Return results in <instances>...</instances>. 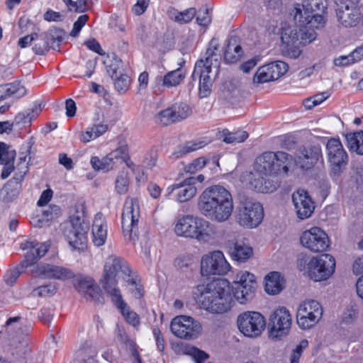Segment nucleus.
Segmentation results:
<instances>
[{
	"label": "nucleus",
	"mask_w": 363,
	"mask_h": 363,
	"mask_svg": "<svg viewBox=\"0 0 363 363\" xmlns=\"http://www.w3.org/2000/svg\"><path fill=\"white\" fill-rule=\"evenodd\" d=\"M196 187L185 179L182 182L169 186L167 189L165 196L169 197L174 194L179 202L184 203L192 199L196 195Z\"/></svg>",
	"instance_id": "cd10ccee"
},
{
	"label": "nucleus",
	"mask_w": 363,
	"mask_h": 363,
	"mask_svg": "<svg viewBox=\"0 0 363 363\" xmlns=\"http://www.w3.org/2000/svg\"><path fill=\"white\" fill-rule=\"evenodd\" d=\"M251 186L255 191L261 193H272L280 185L279 177L275 174H270L267 177H259L250 182Z\"/></svg>",
	"instance_id": "7c9ffc66"
},
{
	"label": "nucleus",
	"mask_w": 363,
	"mask_h": 363,
	"mask_svg": "<svg viewBox=\"0 0 363 363\" xmlns=\"http://www.w3.org/2000/svg\"><path fill=\"white\" fill-rule=\"evenodd\" d=\"M175 233L178 236L208 243L222 237L220 229L205 218L193 215L181 217L175 224Z\"/></svg>",
	"instance_id": "7ed1b4c3"
},
{
	"label": "nucleus",
	"mask_w": 363,
	"mask_h": 363,
	"mask_svg": "<svg viewBox=\"0 0 363 363\" xmlns=\"http://www.w3.org/2000/svg\"><path fill=\"white\" fill-rule=\"evenodd\" d=\"M123 62L118 57H115L111 60V64L108 66L107 72L112 79H115L117 77L121 76V74H124L123 73Z\"/></svg>",
	"instance_id": "6e6d98bb"
},
{
	"label": "nucleus",
	"mask_w": 363,
	"mask_h": 363,
	"mask_svg": "<svg viewBox=\"0 0 363 363\" xmlns=\"http://www.w3.org/2000/svg\"><path fill=\"white\" fill-rule=\"evenodd\" d=\"M128 154V147L125 143L121 144L116 149L109 153L117 164H123L125 158H127Z\"/></svg>",
	"instance_id": "864d4df0"
},
{
	"label": "nucleus",
	"mask_w": 363,
	"mask_h": 363,
	"mask_svg": "<svg viewBox=\"0 0 363 363\" xmlns=\"http://www.w3.org/2000/svg\"><path fill=\"white\" fill-rule=\"evenodd\" d=\"M169 17L179 24L189 23L196 15L195 8H189L183 11H179L175 9H171L168 11Z\"/></svg>",
	"instance_id": "a19ab883"
},
{
	"label": "nucleus",
	"mask_w": 363,
	"mask_h": 363,
	"mask_svg": "<svg viewBox=\"0 0 363 363\" xmlns=\"http://www.w3.org/2000/svg\"><path fill=\"white\" fill-rule=\"evenodd\" d=\"M223 135V140L228 144L242 143L248 138V133L244 130H238L233 133L224 130Z\"/></svg>",
	"instance_id": "09e8293b"
},
{
	"label": "nucleus",
	"mask_w": 363,
	"mask_h": 363,
	"mask_svg": "<svg viewBox=\"0 0 363 363\" xmlns=\"http://www.w3.org/2000/svg\"><path fill=\"white\" fill-rule=\"evenodd\" d=\"M328 160L331 167V174L338 177L347 164L348 157L339 139L331 138L326 144Z\"/></svg>",
	"instance_id": "f3484780"
},
{
	"label": "nucleus",
	"mask_w": 363,
	"mask_h": 363,
	"mask_svg": "<svg viewBox=\"0 0 363 363\" xmlns=\"http://www.w3.org/2000/svg\"><path fill=\"white\" fill-rule=\"evenodd\" d=\"M294 16V21L296 26H313L315 29L323 28L325 23L323 16L321 14H315L313 16L311 11L306 10L303 4H298L291 11Z\"/></svg>",
	"instance_id": "5701e85b"
},
{
	"label": "nucleus",
	"mask_w": 363,
	"mask_h": 363,
	"mask_svg": "<svg viewBox=\"0 0 363 363\" xmlns=\"http://www.w3.org/2000/svg\"><path fill=\"white\" fill-rule=\"evenodd\" d=\"M219 48L218 39L213 38L208 43V48L206 52L205 60H198L194 66L191 77L199 79V94L201 97H207L211 92L213 78L210 75L212 69L214 68L216 74L218 72L221 57L217 51Z\"/></svg>",
	"instance_id": "20e7f679"
},
{
	"label": "nucleus",
	"mask_w": 363,
	"mask_h": 363,
	"mask_svg": "<svg viewBox=\"0 0 363 363\" xmlns=\"http://www.w3.org/2000/svg\"><path fill=\"white\" fill-rule=\"evenodd\" d=\"M239 330L246 337H257L265 328L264 317L258 312L246 311L240 313L237 318Z\"/></svg>",
	"instance_id": "f8f14e48"
},
{
	"label": "nucleus",
	"mask_w": 363,
	"mask_h": 363,
	"mask_svg": "<svg viewBox=\"0 0 363 363\" xmlns=\"http://www.w3.org/2000/svg\"><path fill=\"white\" fill-rule=\"evenodd\" d=\"M315 28L313 26H296L291 30L290 34L282 35L281 40L287 44L298 43L306 45L315 40L317 35L314 30Z\"/></svg>",
	"instance_id": "b1692460"
},
{
	"label": "nucleus",
	"mask_w": 363,
	"mask_h": 363,
	"mask_svg": "<svg viewBox=\"0 0 363 363\" xmlns=\"http://www.w3.org/2000/svg\"><path fill=\"white\" fill-rule=\"evenodd\" d=\"M301 245L313 252H321L329 247L328 235L320 228L313 227L304 231L300 238Z\"/></svg>",
	"instance_id": "a211bd4d"
},
{
	"label": "nucleus",
	"mask_w": 363,
	"mask_h": 363,
	"mask_svg": "<svg viewBox=\"0 0 363 363\" xmlns=\"http://www.w3.org/2000/svg\"><path fill=\"white\" fill-rule=\"evenodd\" d=\"M207 143L205 140L200 139L187 141L184 145H179L173 152V155L176 157H180L184 155L203 147Z\"/></svg>",
	"instance_id": "79ce46f5"
},
{
	"label": "nucleus",
	"mask_w": 363,
	"mask_h": 363,
	"mask_svg": "<svg viewBox=\"0 0 363 363\" xmlns=\"http://www.w3.org/2000/svg\"><path fill=\"white\" fill-rule=\"evenodd\" d=\"M108 128V126L107 124H94L89 128L86 131L82 133L80 140L83 143H88L91 140L96 139L102 135L107 131Z\"/></svg>",
	"instance_id": "37998d69"
},
{
	"label": "nucleus",
	"mask_w": 363,
	"mask_h": 363,
	"mask_svg": "<svg viewBox=\"0 0 363 363\" xmlns=\"http://www.w3.org/2000/svg\"><path fill=\"white\" fill-rule=\"evenodd\" d=\"M192 263L193 258L190 255H180L174 260V266L181 270L187 269L192 264Z\"/></svg>",
	"instance_id": "680f3d73"
},
{
	"label": "nucleus",
	"mask_w": 363,
	"mask_h": 363,
	"mask_svg": "<svg viewBox=\"0 0 363 363\" xmlns=\"http://www.w3.org/2000/svg\"><path fill=\"white\" fill-rule=\"evenodd\" d=\"M21 248L23 250H28L25 259L21 262V267L26 269L33 265L38 259L48 252L49 245L46 243L26 241L21 244Z\"/></svg>",
	"instance_id": "393cba45"
},
{
	"label": "nucleus",
	"mask_w": 363,
	"mask_h": 363,
	"mask_svg": "<svg viewBox=\"0 0 363 363\" xmlns=\"http://www.w3.org/2000/svg\"><path fill=\"white\" fill-rule=\"evenodd\" d=\"M16 156V151L4 142H0V164L3 165L1 177L6 179L14 171V160Z\"/></svg>",
	"instance_id": "c756f323"
},
{
	"label": "nucleus",
	"mask_w": 363,
	"mask_h": 363,
	"mask_svg": "<svg viewBox=\"0 0 363 363\" xmlns=\"http://www.w3.org/2000/svg\"><path fill=\"white\" fill-rule=\"evenodd\" d=\"M323 310L319 302L308 300L302 302L298 308L296 321L298 325L303 330L314 326L322 318Z\"/></svg>",
	"instance_id": "ddd939ff"
},
{
	"label": "nucleus",
	"mask_w": 363,
	"mask_h": 363,
	"mask_svg": "<svg viewBox=\"0 0 363 363\" xmlns=\"http://www.w3.org/2000/svg\"><path fill=\"white\" fill-rule=\"evenodd\" d=\"M170 329L175 336L185 340L195 339L202 331L201 325L186 315H179L173 318Z\"/></svg>",
	"instance_id": "2eb2a0df"
},
{
	"label": "nucleus",
	"mask_w": 363,
	"mask_h": 363,
	"mask_svg": "<svg viewBox=\"0 0 363 363\" xmlns=\"http://www.w3.org/2000/svg\"><path fill=\"white\" fill-rule=\"evenodd\" d=\"M292 201L298 218L304 220L309 218L314 211L315 205L307 192L298 190L292 194Z\"/></svg>",
	"instance_id": "bb28decb"
},
{
	"label": "nucleus",
	"mask_w": 363,
	"mask_h": 363,
	"mask_svg": "<svg viewBox=\"0 0 363 363\" xmlns=\"http://www.w3.org/2000/svg\"><path fill=\"white\" fill-rule=\"evenodd\" d=\"M242 47L237 43L235 38H230L228 40L223 54V60L227 64H234L242 56Z\"/></svg>",
	"instance_id": "e433bc0d"
},
{
	"label": "nucleus",
	"mask_w": 363,
	"mask_h": 363,
	"mask_svg": "<svg viewBox=\"0 0 363 363\" xmlns=\"http://www.w3.org/2000/svg\"><path fill=\"white\" fill-rule=\"evenodd\" d=\"M196 291L203 308L212 313L227 312L234 303L229 282L226 279H217L207 285H199Z\"/></svg>",
	"instance_id": "f03ea898"
},
{
	"label": "nucleus",
	"mask_w": 363,
	"mask_h": 363,
	"mask_svg": "<svg viewBox=\"0 0 363 363\" xmlns=\"http://www.w3.org/2000/svg\"><path fill=\"white\" fill-rule=\"evenodd\" d=\"M20 319L19 316L9 318L6 323V330L9 345L23 350L28 346V328L26 325L19 323Z\"/></svg>",
	"instance_id": "dca6fc26"
},
{
	"label": "nucleus",
	"mask_w": 363,
	"mask_h": 363,
	"mask_svg": "<svg viewBox=\"0 0 363 363\" xmlns=\"http://www.w3.org/2000/svg\"><path fill=\"white\" fill-rule=\"evenodd\" d=\"M335 269V259L329 254L313 257L307 264L308 276L315 281L327 279L333 274Z\"/></svg>",
	"instance_id": "9b49d317"
},
{
	"label": "nucleus",
	"mask_w": 363,
	"mask_h": 363,
	"mask_svg": "<svg viewBox=\"0 0 363 363\" xmlns=\"http://www.w3.org/2000/svg\"><path fill=\"white\" fill-rule=\"evenodd\" d=\"M197 206L203 216L218 223L228 220L234 209L232 194L220 185L206 188L199 196Z\"/></svg>",
	"instance_id": "f257e3e1"
},
{
	"label": "nucleus",
	"mask_w": 363,
	"mask_h": 363,
	"mask_svg": "<svg viewBox=\"0 0 363 363\" xmlns=\"http://www.w3.org/2000/svg\"><path fill=\"white\" fill-rule=\"evenodd\" d=\"M115 88L118 92H125L130 85V78L125 74L113 79Z\"/></svg>",
	"instance_id": "13d9d810"
},
{
	"label": "nucleus",
	"mask_w": 363,
	"mask_h": 363,
	"mask_svg": "<svg viewBox=\"0 0 363 363\" xmlns=\"http://www.w3.org/2000/svg\"><path fill=\"white\" fill-rule=\"evenodd\" d=\"M337 16L345 27L356 26L361 18L360 7L350 0H342L338 5Z\"/></svg>",
	"instance_id": "412c9836"
},
{
	"label": "nucleus",
	"mask_w": 363,
	"mask_h": 363,
	"mask_svg": "<svg viewBox=\"0 0 363 363\" xmlns=\"http://www.w3.org/2000/svg\"><path fill=\"white\" fill-rule=\"evenodd\" d=\"M346 140L350 150L363 155V131L347 134Z\"/></svg>",
	"instance_id": "c03bdc74"
},
{
	"label": "nucleus",
	"mask_w": 363,
	"mask_h": 363,
	"mask_svg": "<svg viewBox=\"0 0 363 363\" xmlns=\"http://www.w3.org/2000/svg\"><path fill=\"white\" fill-rule=\"evenodd\" d=\"M275 152H264L256 157L254 162V170L259 177H267L274 174Z\"/></svg>",
	"instance_id": "c85d7f7f"
},
{
	"label": "nucleus",
	"mask_w": 363,
	"mask_h": 363,
	"mask_svg": "<svg viewBox=\"0 0 363 363\" xmlns=\"http://www.w3.org/2000/svg\"><path fill=\"white\" fill-rule=\"evenodd\" d=\"M292 324L291 315L285 307L277 308L269 317V337L273 340H281L287 335Z\"/></svg>",
	"instance_id": "9d476101"
},
{
	"label": "nucleus",
	"mask_w": 363,
	"mask_h": 363,
	"mask_svg": "<svg viewBox=\"0 0 363 363\" xmlns=\"http://www.w3.org/2000/svg\"><path fill=\"white\" fill-rule=\"evenodd\" d=\"M43 107L44 104L43 103H35L30 110L18 113L12 123H13V125L30 124L31 121L39 115Z\"/></svg>",
	"instance_id": "ea45409f"
},
{
	"label": "nucleus",
	"mask_w": 363,
	"mask_h": 363,
	"mask_svg": "<svg viewBox=\"0 0 363 363\" xmlns=\"http://www.w3.org/2000/svg\"><path fill=\"white\" fill-rule=\"evenodd\" d=\"M276 161L274 162V174L277 176H286L289 172V167L294 162V157L283 151L275 152Z\"/></svg>",
	"instance_id": "58836bf2"
},
{
	"label": "nucleus",
	"mask_w": 363,
	"mask_h": 363,
	"mask_svg": "<svg viewBox=\"0 0 363 363\" xmlns=\"http://www.w3.org/2000/svg\"><path fill=\"white\" fill-rule=\"evenodd\" d=\"M65 18V13L63 12H56L52 10H48L44 14V19L47 21H62Z\"/></svg>",
	"instance_id": "774afa93"
},
{
	"label": "nucleus",
	"mask_w": 363,
	"mask_h": 363,
	"mask_svg": "<svg viewBox=\"0 0 363 363\" xmlns=\"http://www.w3.org/2000/svg\"><path fill=\"white\" fill-rule=\"evenodd\" d=\"M206 159L203 157H201L194 160L192 162L185 167V169L187 172L194 174L203 169L206 166Z\"/></svg>",
	"instance_id": "052dcab7"
},
{
	"label": "nucleus",
	"mask_w": 363,
	"mask_h": 363,
	"mask_svg": "<svg viewBox=\"0 0 363 363\" xmlns=\"http://www.w3.org/2000/svg\"><path fill=\"white\" fill-rule=\"evenodd\" d=\"M308 342L307 340H302L296 348L292 351L290 363H298L299 359L303 352V350L308 347Z\"/></svg>",
	"instance_id": "bf43d9fd"
},
{
	"label": "nucleus",
	"mask_w": 363,
	"mask_h": 363,
	"mask_svg": "<svg viewBox=\"0 0 363 363\" xmlns=\"http://www.w3.org/2000/svg\"><path fill=\"white\" fill-rule=\"evenodd\" d=\"M21 274V272L18 267L13 268L6 272L4 275V280L8 285L12 286Z\"/></svg>",
	"instance_id": "338daca9"
},
{
	"label": "nucleus",
	"mask_w": 363,
	"mask_h": 363,
	"mask_svg": "<svg viewBox=\"0 0 363 363\" xmlns=\"http://www.w3.org/2000/svg\"><path fill=\"white\" fill-rule=\"evenodd\" d=\"M284 280L281 274L272 272L265 277V291L268 294L276 295L284 289Z\"/></svg>",
	"instance_id": "4c0bfd02"
},
{
	"label": "nucleus",
	"mask_w": 363,
	"mask_h": 363,
	"mask_svg": "<svg viewBox=\"0 0 363 363\" xmlns=\"http://www.w3.org/2000/svg\"><path fill=\"white\" fill-rule=\"evenodd\" d=\"M31 146L27 145L25 152H20L18 157V163L16 166L14 176L18 177L20 179H23L24 177L28 172V162L26 160L28 155L30 153Z\"/></svg>",
	"instance_id": "a18cd8bd"
},
{
	"label": "nucleus",
	"mask_w": 363,
	"mask_h": 363,
	"mask_svg": "<svg viewBox=\"0 0 363 363\" xmlns=\"http://www.w3.org/2000/svg\"><path fill=\"white\" fill-rule=\"evenodd\" d=\"M229 253L233 259L239 262H245L252 256L253 250L244 242L236 241L229 246Z\"/></svg>",
	"instance_id": "f704fd0d"
},
{
	"label": "nucleus",
	"mask_w": 363,
	"mask_h": 363,
	"mask_svg": "<svg viewBox=\"0 0 363 363\" xmlns=\"http://www.w3.org/2000/svg\"><path fill=\"white\" fill-rule=\"evenodd\" d=\"M191 113V109L189 106L185 103H176L160 111L155 116L157 123L163 125L181 121L188 118Z\"/></svg>",
	"instance_id": "6ab92c4d"
},
{
	"label": "nucleus",
	"mask_w": 363,
	"mask_h": 363,
	"mask_svg": "<svg viewBox=\"0 0 363 363\" xmlns=\"http://www.w3.org/2000/svg\"><path fill=\"white\" fill-rule=\"evenodd\" d=\"M139 202L133 198L125 200L121 218L122 229L126 240L135 242L138 238Z\"/></svg>",
	"instance_id": "0eeeda50"
},
{
	"label": "nucleus",
	"mask_w": 363,
	"mask_h": 363,
	"mask_svg": "<svg viewBox=\"0 0 363 363\" xmlns=\"http://www.w3.org/2000/svg\"><path fill=\"white\" fill-rule=\"evenodd\" d=\"M288 65L283 61H276L258 68L253 77L254 84H264L274 81L286 73Z\"/></svg>",
	"instance_id": "aec40b11"
},
{
	"label": "nucleus",
	"mask_w": 363,
	"mask_h": 363,
	"mask_svg": "<svg viewBox=\"0 0 363 363\" xmlns=\"http://www.w3.org/2000/svg\"><path fill=\"white\" fill-rule=\"evenodd\" d=\"M186 72L179 67L173 71L168 72L165 75L157 77L155 79L156 84L166 88H172L177 86L184 79Z\"/></svg>",
	"instance_id": "72a5a7b5"
},
{
	"label": "nucleus",
	"mask_w": 363,
	"mask_h": 363,
	"mask_svg": "<svg viewBox=\"0 0 363 363\" xmlns=\"http://www.w3.org/2000/svg\"><path fill=\"white\" fill-rule=\"evenodd\" d=\"M132 273L127 263L116 255L108 256L105 261L104 274L101 279L103 288L111 296L120 294L121 291L117 286L116 277L122 274L125 279Z\"/></svg>",
	"instance_id": "423d86ee"
},
{
	"label": "nucleus",
	"mask_w": 363,
	"mask_h": 363,
	"mask_svg": "<svg viewBox=\"0 0 363 363\" xmlns=\"http://www.w3.org/2000/svg\"><path fill=\"white\" fill-rule=\"evenodd\" d=\"M233 293L235 298L241 304L251 301L255 296L257 284L255 277L249 272H241L237 274Z\"/></svg>",
	"instance_id": "1a4fd4ad"
},
{
	"label": "nucleus",
	"mask_w": 363,
	"mask_h": 363,
	"mask_svg": "<svg viewBox=\"0 0 363 363\" xmlns=\"http://www.w3.org/2000/svg\"><path fill=\"white\" fill-rule=\"evenodd\" d=\"M11 96H16L17 98L22 97L26 94V89L19 82L7 84Z\"/></svg>",
	"instance_id": "0e129e2a"
},
{
	"label": "nucleus",
	"mask_w": 363,
	"mask_h": 363,
	"mask_svg": "<svg viewBox=\"0 0 363 363\" xmlns=\"http://www.w3.org/2000/svg\"><path fill=\"white\" fill-rule=\"evenodd\" d=\"M358 315V311L354 306H351L344 312L342 316V320L346 324H350L353 323L357 318Z\"/></svg>",
	"instance_id": "69168bd1"
},
{
	"label": "nucleus",
	"mask_w": 363,
	"mask_h": 363,
	"mask_svg": "<svg viewBox=\"0 0 363 363\" xmlns=\"http://www.w3.org/2000/svg\"><path fill=\"white\" fill-rule=\"evenodd\" d=\"M63 31L60 29L50 30L46 33L48 48L57 50L63 40Z\"/></svg>",
	"instance_id": "de8ad7c7"
},
{
	"label": "nucleus",
	"mask_w": 363,
	"mask_h": 363,
	"mask_svg": "<svg viewBox=\"0 0 363 363\" xmlns=\"http://www.w3.org/2000/svg\"><path fill=\"white\" fill-rule=\"evenodd\" d=\"M129 179L127 171L122 170L118 172L116 179V190L120 194H125L128 190Z\"/></svg>",
	"instance_id": "603ef678"
},
{
	"label": "nucleus",
	"mask_w": 363,
	"mask_h": 363,
	"mask_svg": "<svg viewBox=\"0 0 363 363\" xmlns=\"http://www.w3.org/2000/svg\"><path fill=\"white\" fill-rule=\"evenodd\" d=\"M35 40L33 47V50L36 55H44L48 51V41L46 37V33L38 35L35 33Z\"/></svg>",
	"instance_id": "8fccbe9b"
},
{
	"label": "nucleus",
	"mask_w": 363,
	"mask_h": 363,
	"mask_svg": "<svg viewBox=\"0 0 363 363\" xmlns=\"http://www.w3.org/2000/svg\"><path fill=\"white\" fill-rule=\"evenodd\" d=\"M94 281L89 277L77 278L74 284L75 289L82 294L86 292L93 286Z\"/></svg>",
	"instance_id": "4d7b16f0"
},
{
	"label": "nucleus",
	"mask_w": 363,
	"mask_h": 363,
	"mask_svg": "<svg viewBox=\"0 0 363 363\" xmlns=\"http://www.w3.org/2000/svg\"><path fill=\"white\" fill-rule=\"evenodd\" d=\"M89 19V16L87 15H82L79 16L77 21L74 23L73 28L70 32V35L72 37H77L82 28L84 26L86 23Z\"/></svg>",
	"instance_id": "e2e57ef3"
},
{
	"label": "nucleus",
	"mask_w": 363,
	"mask_h": 363,
	"mask_svg": "<svg viewBox=\"0 0 363 363\" xmlns=\"http://www.w3.org/2000/svg\"><path fill=\"white\" fill-rule=\"evenodd\" d=\"M264 216L262 205L246 196L240 198L238 218L240 225L255 228L262 220Z\"/></svg>",
	"instance_id": "6e6552de"
},
{
	"label": "nucleus",
	"mask_w": 363,
	"mask_h": 363,
	"mask_svg": "<svg viewBox=\"0 0 363 363\" xmlns=\"http://www.w3.org/2000/svg\"><path fill=\"white\" fill-rule=\"evenodd\" d=\"M107 238V225L103 214L97 213L92 224V241L95 246L104 245Z\"/></svg>",
	"instance_id": "2f4dec72"
},
{
	"label": "nucleus",
	"mask_w": 363,
	"mask_h": 363,
	"mask_svg": "<svg viewBox=\"0 0 363 363\" xmlns=\"http://www.w3.org/2000/svg\"><path fill=\"white\" fill-rule=\"evenodd\" d=\"M303 4V6L306 7V11H311L313 16L315 14H321L323 16V13L327 9L324 0H305Z\"/></svg>",
	"instance_id": "49530a36"
},
{
	"label": "nucleus",
	"mask_w": 363,
	"mask_h": 363,
	"mask_svg": "<svg viewBox=\"0 0 363 363\" xmlns=\"http://www.w3.org/2000/svg\"><path fill=\"white\" fill-rule=\"evenodd\" d=\"M125 281L132 286L130 291L135 298H140L143 296V287L136 275L131 273Z\"/></svg>",
	"instance_id": "3c124183"
},
{
	"label": "nucleus",
	"mask_w": 363,
	"mask_h": 363,
	"mask_svg": "<svg viewBox=\"0 0 363 363\" xmlns=\"http://www.w3.org/2000/svg\"><path fill=\"white\" fill-rule=\"evenodd\" d=\"M35 276L45 279H55L60 280L69 279L74 277L72 270L62 266H56L50 264L38 265L33 270Z\"/></svg>",
	"instance_id": "a878e982"
},
{
	"label": "nucleus",
	"mask_w": 363,
	"mask_h": 363,
	"mask_svg": "<svg viewBox=\"0 0 363 363\" xmlns=\"http://www.w3.org/2000/svg\"><path fill=\"white\" fill-rule=\"evenodd\" d=\"M56 291V286L54 284H48L35 288L32 291V294L39 297H47L55 295Z\"/></svg>",
	"instance_id": "5fc2aeb1"
},
{
	"label": "nucleus",
	"mask_w": 363,
	"mask_h": 363,
	"mask_svg": "<svg viewBox=\"0 0 363 363\" xmlns=\"http://www.w3.org/2000/svg\"><path fill=\"white\" fill-rule=\"evenodd\" d=\"M23 180L20 179L18 177L13 176L1 189L0 191L1 199L5 202L13 201L19 194Z\"/></svg>",
	"instance_id": "c9c22d12"
},
{
	"label": "nucleus",
	"mask_w": 363,
	"mask_h": 363,
	"mask_svg": "<svg viewBox=\"0 0 363 363\" xmlns=\"http://www.w3.org/2000/svg\"><path fill=\"white\" fill-rule=\"evenodd\" d=\"M89 229L84 206L82 204L75 206V212L70 216V224L64 231L69 245L76 250L83 252L86 247V233Z\"/></svg>",
	"instance_id": "39448f33"
},
{
	"label": "nucleus",
	"mask_w": 363,
	"mask_h": 363,
	"mask_svg": "<svg viewBox=\"0 0 363 363\" xmlns=\"http://www.w3.org/2000/svg\"><path fill=\"white\" fill-rule=\"evenodd\" d=\"M230 269V264L220 250L204 255L201 260V273L203 277L225 275Z\"/></svg>",
	"instance_id": "4468645a"
},
{
	"label": "nucleus",
	"mask_w": 363,
	"mask_h": 363,
	"mask_svg": "<svg viewBox=\"0 0 363 363\" xmlns=\"http://www.w3.org/2000/svg\"><path fill=\"white\" fill-rule=\"evenodd\" d=\"M322 157L321 147L319 144L309 145L299 147L296 155V164L302 169H311Z\"/></svg>",
	"instance_id": "4be33fe9"
},
{
	"label": "nucleus",
	"mask_w": 363,
	"mask_h": 363,
	"mask_svg": "<svg viewBox=\"0 0 363 363\" xmlns=\"http://www.w3.org/2000/svg\"><path fill=\"white\" fill-rule=\"evenodd\" d=\"M111 298L115 306L120 310L125 320L133 327L138 326L140 324L138 315L130 310L128 304L123 301L121 293H116L115 295L111 296Z\"/></svg>",
	"instance_id": "473e14b6"
}]
</instances>
